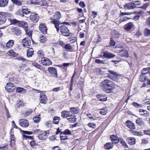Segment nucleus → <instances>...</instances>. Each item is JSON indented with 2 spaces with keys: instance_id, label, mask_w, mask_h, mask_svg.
Here are the masks:
<instances>
[{
  "instance_id": "nucleus-1",
  "label": "nucleus",
  "mask_w": 150,
  "mask_h": 150,
  "mask_svg": "<svg viewBox=\"0 0 150 150\" xmlns=\"http://www.w3.org/2000/svg\"><path fill=\"white\" fill-rule=\"evenodd\" d=\"M101 86L103 90L108 93L112 92L115 88L113 83L107 79L102 81Z\"/></svg>"
},
{
  "instance_id": "nucleus-2",
  "label": "nucleus",
  "mask_w": 150,
  "mask_h": 150,
  "mask_svg": "<svg viewBox=\"0 0 150 150\" xmlns=\"http://www.w3.org/2000/svg\"><path fill=\"white\" fill-rule=\"evenodd\" d=\"M16 86L14 84L11 82H8L6 83L5 87V90L8 92L11 93L15 89Z\"/></svg>"
},
{
  "instance_id": "nucleus-3",
  "label": "nucleus",
  "mask_w": 150,
  "mask_h": 150,
  "mask_svg": "<svg viewBox=\"0 0 150 150\" xmlns=\"http://www.w3.org/2000/svg\"><path fill=\"white\" fill-rule=\"evenodd\" d=\"M60 30L62 34L64 36H68L70 34L68 28L64 25L60 26Z\"/></svg>"
},
{
  "instance_id": "nucleus-4",
  "label": "nucleus",
  "mask_w": 150,
  "mask_h": 150,
  "mask_svg": "<svg viewBox=\"0 0 150 150\" xmlns=\"http://www.w3.org/2000/svg\"><path fill=\"white\" fill-rule=\"evenodd\" d=\"M47 70L49 73L51 74L53 77L57 78L58 76L57 70L54 67H49L47 69Z\"/></svg>"
},
{
  "instance_id": "nucleus-5",
  "label": "nucleus",
  "mask_w": 150,
  "mask_h": 150,
  "mask_svg": "<svg viewBox=\"0 0 150 150\" xmlns=\"http://www.w3.org/2000/svg\"><path fill=\"white\" fill-rule=\"evenodd\" d=\"M41 63L43 65L45 66H49L52 64L51 61L47 57H42Z\"/></svg>"
},
{
  "instance_id": "nucleus-6",
  "label": "nucleus",
  "mask_w": 150,
  "mask_h": 150,
  "mask_svg": "<svg viewBox=\"0 0 150 150\" xmlns=\"http://www.w3.org/2000/svg\"><path fill=\"white\" fill-rule=\"evenodd\" d=\"M30 18L32 22L36 23L39 20L38 15L35 13H32L30 16Z\"/></svg>"
},
{
  "instance_id": "nucleus-7",
  "label": "nucleus",
  "mask_w": 150,
  "mask_h": 150,
  "mask_svg": "<svg viewBox=\"0 0 150 150\" xmlns=\"http://www.w3.org/2000/svg\"><path fill=\"white\" fill-rule=\"evenodd\" d=\"M124 7L125 9H133L136 7V5L132 2L129 3L125 5Z\"/></svg>"
},
{
  "instance_id": "nucleus-8",
  "label": "nucleus",
  "mask_w": 150,
  "mask_h": 150,
  "mask_svg": "<svg viewBox=\"0 0 150 150\" xmlns=\"http://www.w3.org/2000/svg\"><path fill=\"white\" fill-rule=\"evenodd\" d=\"M22 42L23 46L25 47L28 48L30 45V40L28 37H26L22 41Z\"/></svg>"
},
{
  "instance_id": "nucleus-9",
  "label": "nucleus",
  "mask_w": 150,
  "mask_h": 150,
  "mask_svg": "<svg viewBox=\"0 0 150 150\" xmlns=\"http://www.w3.org/2000/svg\"><path fill=\"white\" fill-rule=\"evenodd\" d=\"M40 30L43 34H45L47 33V28L46 25L44 23H41L39 26Z\"/></svg>"
},
{
  "instance_id": "nucleus-10",
  "label": "nucleus",
  "mask_w": 150,
  "mask_h": 150,
  "mask_svg": "<svg viewBox=\"0 0 150 150\" xmlns=\"http://www.w3.org/2000/svg\"><path fill=\"white\" fill-rule=\"evenodd\" d=\"M11 30V32L16 35H18L21 34V31L18 27H12Z\"/></svg>"
},
{
  "instance_id": "nucleus-11",
  "label": "nucleus",
  "mask_w": 150,
  "mask_h": 150,
  "mask_svg": "<svg viewBox=\"0 0 150 150\" xmlns=\"http://www.w3.org/2000/svg\"><path fill=\"white\" fill-rule=\"evenodd\" d=\"M47 98L46 96L43 93H40V103H44L47 101Z\"/></svg>"
},
{
  "instance_id": "nucleus-12",
  "label": "nucleus",
  "mask_w": 150,
  "mask_h": 150,
  "mask_svg": "<svg viewBox=\"0 0 150 150\" xmlns=\"http://www.w3.org/2000/svg\"><path fill=\"white\" fill-rule=\"evenodd\" d=\"M126 126L130 129H134L135 128V126L134 124L131 121L128 120L125 122Z\"/></svg>"
},
{
  "instance_id": "nucleus-13",
  "label": "nucleus",
  "mask_w": 150,
  "mask_h": 150,
  "mask_svg": "<svg viewBox=\"0 0 150 150\" xmlns=\"http://www.w3.org/2000/svg\"><path fill=\"white\" fill-rule=\"evenodd\" d=\"M20 125L22 127H26L29 125V122L26 119L20 120L19 122Z\"/></svg>"
},
{
  "instance_id": "nucleus-14",
  "label": "nucleus",
  "mask_w": 150,
  "mask_h": 150,
  "mask_svg": "<svg viewBox=\"0 0 150 150\" xmlns=\"http://www.w3.org/2000/svg\"><path fill=\"white\" fill-rule=\"evenodd\" d=\"M103 56L105 57L108 58H113L115 56V55L107 51H105L103 52Z\"/></svg>"
},
{
  "instance_id": "nucleus-15",
  "label": "nucleus",
  "mask_w": 150,
  "mask_h": 150,
  "mask_svg": "<svg viewBox=\"0 0 150 150\" xmlns=\"http://www.w3.org/2000/svg\"><path fill=\"white\" fill-rule=\"evenodd\" d=\"M62 17V15L60 12L59 11H57L55 13L54 15V18L52 19V20H56L58 21H59L60 19Z\"/></svg>"
},
{
  "instance_id": "nucleus-16",
  "label": "nucleus",
  "mask_w": 150,
  "mask_h": 150,
  "mask_svg": "<svg viewBox=\"0 0 150 150\" xmlns=\"http://www.w3.org/2000/svg\"><path fill=\"white\" fill-rule=\"evenodd\" d=\"M52 22L54 24L55 27L56 28L57 31L59 32V30L60 29L59 25L61 24V23H60L59 21L56 20H53L52 21Z\"/></svg>"
},
{
  "instance_id": "nucleus-17",
  "label": "nucleus",
  "mask_w": 150,
  "mask_h": 150,
  "mask_svg": "<svg viewBox=\"0 0 150 150\" xmlns=\"http://www.w3.org/2000/svg\"><path fill=\"white\" fill-rule=\"evenodd\" d=\"M18 25L19 26L22 27L25 30H26L28 28V24L26 22L19 21Z\"/></svg>"
},
{
  "instance_id": "nucleus-18",
  "label": "nucleus",
  "mask_w": 150,
  "mask_h": 150,
  "mask_svg": "<svg viewBox=\"0 0 150 150\" xmlns=\"http://www.w3.org/2000/svg\"><path fill=\"white\" fill-rule=\"evenodd\" d=\"M149 73H150V68L147 67L144 68L141 71V74L146 75H149Z\"/></svg>"
},
{
  "instance_id": "nucleus-19",
  "label": "nucleus",
  "mask_w": 150,
  "mask_h": 150,
  "mask_svg": "<svg viewBox=\"0 0 150 150\" xmlns=\"http://www.w3.org/2000/svg\"><path fill=\"white\" fill-rule=\"evenodd\" d=\"M110 139H111L112 141V143L113 144L114 143L115 144L118 143L119 141L118 138L116 137L115 135H112L110 137Z\"/></svg>"
},
{
  "instance_id": "nucleus-20",
  "label": "nucleus",
  "mask_w": 150,
  "mask_h": 150,
  "mask_svg": "<svg viewBox=\"0 0 150 150\" xmlns=\"http://www.w3.org/2000/svg\"><path fill=\"white\" fill-rule=\"evenodd\" d=\"M16 91L18 93L24 94L26 93V90L24 88L21 87H17L16 88Z\"/></svg>"
},
{
  "instance_id": "nucleus-21",
  "label": "nucleus",
  "mask_w": 150,
  "mask_h": 150,
  "mask_svg": "<svg viewBox=\"0 0 150 150\" xmlns=\"http://www.w3.org/2000/svg\"><path fill=\"white\" fill-rule=\"evenodd\" d=\"M46 132H43L39 134L38 138L40 140H44L47 138Z\"/></svg>"
},
{
  "instance_id": "nucleus-22",
  "label": "nucleus",
  "mask_w": 150,
  "mask_h": 150,
  "mask_svg": "<svg viewBox=\"0 0 150 150\" xmlns=\"http://www.w3.org/2000/svg\"><path fill=\"white\" fill-rule=\"evenodd\" d=\"M8 1V0H0V7H4L6 6Z\"/></svg>"
},
{
  "instance_id": "nucleus-23",
  "label": "nucleus",
  "mask_w": 150,
  "mask_h": 150,
  "mask_svg": "<svg viewBox=\"0 0 150 150\" xmlns=\"http://www.w3.org/2000/svg\"><path fill=\"white\" fill-rule=\"evenodd\" d=\"M14 41L13 40H9L6 44V47L8 49L11 48L14 45Z\"/></svg>"
},
{
  "instance_id": "nucleus-24",
  "label": "nucleus",
  "mask_w": 150,
  "mask_h": 150,
  "mask_svg": "<svg viewBox=\"0 0 150 150\" xmlns=\"http://www.w3.org/2000/svg\"><path fill=\"white\" fill-rule=\"evenodd\" d=\"M70 111L64 110L63 111L62 113V116L64 117H68L71 116V115H70Z\"/></svg>"
},
{
  "instance_id": "nucleus-25",
  "label": "nucleus",
  "mask_w": 150,
  "mask_h": 150,
  "mask_svg": "<svg viewBox=\"0 0 150 150\" xmlns=\"http://www.w3.org/2000/svg\"><path fill=\"white\" fill-rule=\"evenodd\" d=\"M127 141L129 144L130 145H132L135 143V139L134 137H130L127 138Z\"/></svg>"
},
{
  "instance_id": "nucleus-26",
  "label": "nucleus",
  "mask_w": 150,
  "mask_h": 150,
  "mask_svg": "<svg viewBox=\"0 0 150 150\" xmlns=\"http://www.w3.org/2000/svg\"><path fill=\"white\" fill-rule=\"evenodd\" d=\"M129 131L131 134L135 136H141L142 135V133L140 132H137L133 130H130Z\"/></svg>"
},
{
  "instance_id": "nucleus-27",
  "label": "nucleus",
  "mask_w": 150,
  "mask_h": 150,
  "mask_svg": "<svg viewBox=\"0 0 150 150\" xmlns=\"http://www.w3.org/2000/svg\"><path fill=\"white\" fill-rule=\"evenodd\" d=\"M22 11L23 13L25 14H28L30 13L29 9H28L26 7L23 6L22 7Z\"/></svg>"
},
{
  "instance_id": "nucleus-28",
  "label": "nucleus",
  "mask_w": 150,
  "mask_h": 150,
  "mask_svg": "<svg viewBox=\"0 0 150 150\" xmlns=\"http://www.w3.org/2000/svg\"><path fill=\"white\" fill-rule=\"evenodd\" d=\"M144 34L146 37L150 36V30L147 28H145L144 30Z\"/></svg>"
},
{
  "instance_id": "nucleus-29",
  "label": "nucleus",
  "mask_w": 150,
  "mask_h": 150,
  "mask_svg": "<svg viewBox=\"0 0 150 150\" xmlns=\"http://www.w3.org/2000/svg\"><path fill=\"white\" fill-rule=\"evenodd\" d=\"M146 76V75L141 74L139 78V81L142 82L145 81L147 79V77Z\"/></svg>"
},
{
  "instance_id": "nucleus-30",
  "label": "nucleus",
  "mask_w": 150,
  "mask_h": 150,
  "mask_svg": "<svg viewBox=\"0 0 150 150\" xmlns=\"http://www.w3.org/2000/svg\"><path fill=\"white\" fill-rule=\"evenodd\" d=\"M113 146V144L110 142L106 143L105 145V147L106 149H110L112 148Z\"/></svg>"
},
{
  "instance_id": "nucleus-31",
  "label": "nucleus",
  "mask_w": 150,
  "mask_h": 150,
  "mask_svg": "<svg viewBox=\"0 0 150 150\" xmlns=\"http://www.w3.org/2000/svg\"><path fill=\"white\" fill-rule=\"evenodd\" d=\"M140 114L144 117H146L148 115L147 111L144 110L140 109L139 110Z\"/></svg>"
},
{
  "instance_id": "nucleus-32",
  "label": "nucleus",
  "mask_w": 150,
  "mask_h": 150,
  "mask_svg": "<svg viewBox=\"0 0 150 150\" xmlns=\"http://www.w3.org/2000/svg\"><path fill=\"white\" fill-rule=\"evenodd\" d=\"M97 98L99 99V100L100 101H104L107 100L106 96H104L101 95H97Z\"/></svg>"
},
{
  "instance_id": "nucleus-33",
  "label": "nucleus",
  "mask_w": 150,
  "mask_h": 150,
  "mask_svg": "<svg viewBox=\"0 0 150 150\" xmlns=\"http://www.w3.org/2000/svg\"><path fill=\"white\" fill-rule=\"evenodd\" d=\"M70 112L74 114H77L79 112V109L77 108L72 107L70 108Z\"/></svg>"
},
{
  "instance_id": "nucleus-34",
  "label": "nucleus",
  "mask_w": 150,
  "mask_h": 150,
  "mask_svg": "<svg viewBox=\"0 0 150 150\" xmlns=\"http://www.w3.org/2000/svg\"><path fill=\"white\" fill-rule=\"evenodd\" d=\"M132 23H129L125 25V29L127 31L129 30L132 28Z\"/></svg>"
},
{
  "instance_id": "nucleus-35",
  "label": "nucleus",
  "mask_w": 150,
  "mask_h": 150,
  "mask_svg": "<svg viewBox=\"0 0 150 150\" xmlns=\"http://www.w3.org/2000/svg\"><path fill=\"white\" fill-rule=\"evenodd\" d=\"M60 132L61 134L69 135L71 134V132L68 129H66L64 132Z\"/></svg>"
},
{
  "instance_id": "nucleus-36",
  "label": "nucleus",
  "mask_w": 150,
  "mask_h": 150,
  "mask_svg": "<svg viewBox=\"0 0 150 150\" xmlns=\"http://www.w3.org/2000/svg\"><path fill=\"white\" fill-rule=\"evenodd\" d=\"M67 120L69 122L71 123H74L76 121V119L75 116L73 117H70L68 118Z\"/></svg>"
},
{
  "instance_id": "nucleus-37",
  "label": "nucleus",
  "mask_w": 150,
  "mask_h": 150,
  "mask_svg": "<svg viewBox=\"0 0 150 150\" xmlns=\"http://www.w3.org/2000/svg\"><path fill=\"white\" fill-rule=\"evenodd\" d=\"M33 51L32 49H30L27 50V56L28 57H31L33 54Z\"/></svg>"
},
{
  "instance_id": "nucleus-38",
  "label": "nucleus",
  "mask_w": 150,
  "mask_h": 150,
  "mask_svg": "<svg viewBox=\"0 0 150 150\" xmlns=\"http://www.w3.org/2000/svg\"><path fill=\"white\" fill-rule=\"evenodd\" d=\"M60 120V117H54L53 122L54 123L57 124L59 123Z\"/></svg>"
},
{
  "instance_id": "nucleus-39",
  "label": "nucleus",
  "mask_w": 150,
  "mask_h": 150,
  "mask_svg": "<svg viewBox=\"0 0 150 150\" xmlns=\"http://www.w3.org/2000/svg\"><path fill=\"white\" fill-rule=\"evenodd\" d=\"M13 3L17 6H21L22 5V2L18 0H11Z\"/></svg>"
},
{
  "instance_id": "nucleus-40",
  "label": "nucleus",
  "mask_w": 150,
  "mask_h": 150,
  "mask_svg": "<svg viewBox=\"0 0 150 150\" xmlns=\"http://www.w3.org/2000/svg\"><path fill=\"white\" fill-rule=\"evenodd\" d=\"M88 117L91 119H93V120H97L98 117H97L95 115L91 116V115L90 113H88L87 114Z\"/></svg>"
},
{
  "instance_id": "nucleus-41",
  "label": "nucleus",
  "mask_w": 150,
  "mask_h": 150,
  "mask_svg": "<svg viewBox=\"0 0 150 150\" xmlns=\"http://www.w3.org/2000/svg\"><path fill=\"white\" fill-rule=\"evenodd\" d=\"M6 20L4 16H0V25L6 22Z\"/></svg>"
},
{
  "instance_id": "nucleus-42",
  "label": "nucleus",
  "mask_w": 150,
  "mask_h": 150,
  "mask_svg": "<svg viewBox=\"0 0 150 150\" xmlns=\"http://www.w3.org/2000/svg\"><path fill=\"white\" fill-rule=\"evenodd\" d=\"M129 57V54L127 50L122 49V57Z\"/></svg>"
},
{
  "instance_id": "nucleus-43",
  "label": "nucleus",
  "mask_w": 150,
  "mask_h": 150,
  "mask_svg": "<svg viewBox=\"0 0 150 150\" xmlns=\"http://www.w3.org/2000/svg\"><path fill=\"white\" fill-rule=\"evenodd\" d=\"M10 22L12 24H18V23L19 22V21L16 19H13L11 20Z\"/></svg>"
},
{
  "instance_id": "nucleus-44",
  "label": "nucleus",
  "mask_w": 150,
  "mask_h": 150,
  "mask_svg": "<svg viewBox=\"0 0 150 150\" xmlns=\"http://www.w3.org/2000/svg\"><path fill=\"white\" fill-rule=\"evenodd\" d=\"M75 75V73H74L73 75L71 80V83L70 85V89L71 91L73 90V86L74 84V82L73 81V78H74V76Z\"/></svg>"
},
{
  "instance_id": "nucleus-45",
  "label": "nucleus",
  "mask_w": 150,
  "mask_h": 150,
  "mask_svg": "<svg viewBox=\"0 0 150 150\" xmlns=\"http://www.w3.org/2000/svg\"><path fill=\"white\" fill-rule=\"evenodd\" d=\"M26 34L28 35L30 38H32V31L31 30H28L26 29L25 30Z\"/></svg>"
},
{
  "instance_id": "nucleus-46",
  "label": "nucleus",
  "mask_w": 150,
  "mask_h": 150,
  "mask_svg": "<svg viewBox=\"0 0 150 150\" xmlns=\"http://www.w3.org/2000/svg\"><path fill=\"white\" fill-rule=\"evenodd\" d=\"M40 118L39 117V116H36L34 118H33V121L35 123H38L39 122L40 120Z\"/></svg>"
},
{
  "instance_id": "nucleus-47",
  "label": "nucleus",
  "mask_w": 150,
  "mask_h": 150,
  "mask_svg": "<svg viewBox=\"0 0 150 150\" xmlns=\"http://www.w3.org/2000/svg\"><path fill=\"white\" fill-rule=\"evenodd\" d=\"M33 65L39 69L41 70L42 69V66L37 63H33Z\"/></svg>"
},
{
  "instance_id": "nucleus-48",
  "label": "nucleus",
  "mask_w": 150,
  "mask_h": 150,
  "mask_svg": "<svg viewBox=\"0 0 150 150\" xmlns=\"http://www.w3.org/2000/svg\"><path fill=\"white\" fill-rule=\"evenodd\" d=\"M88 126L90 127L95 128L96 127V124L90 122L88 124Z\"/></svg>"
},
{
  "instance_id": "nucleus-49",
  "label": "nucleus",
  "mask_w": 150,
  "mask_h": 150,
  "mask_svg": "<svg viewBox=\"0 0 150 150\" xmlns=\"http://www.w3.org/2000/svg\"><path fill=\"white\" fill-rule=\"evenodd\" d=\"M47 40L46 39L43 35L41 36L40 38V41L41 43H43Z\"/></svg>"
},
{
  "instance_id": "nucleus-50",
  "label": "nucleus",
  "mask_w": 150,
  "mask_h": 150,
  "mask_svg": "<svg viewBox=\"0 0 150 150\" xmlns=\"http://www.w3.org/2000/svg\"><path fill=\"white\" fill-rule=\"evenodd\" d=\"M64 47L66 50H71L72 48L71 46L69 44L65 45Z\"/></svg>"
},
{
  "instance_id": "nucleus-51",
  "label": "nucleus",
  "mask_w": 150,
  "mask_h": 150,
  "mask_svg": "<svg viewBox=\"0 0 150 150\" xmlns=\"http://www.w3.org/2000/svg\"><path fill=\"white\" fill-rule=\"evenodd\" d=\"M40 4L41 5L45 6H47V1L44 0H41Z\"/></svg>"
},
{
  "instance_id": "nucleus-52",
  "label": "nucleus",
  "mask_w": 150,
  "mask_h": 150,
  "mask_svg": "<svg viewBox=\"0 0 150 150\" xmlns=\"http://www.w3.org/2000/svg\"><path fill=\"white\" fill-rule=\"evenodd\" d=\"M121 35H119V34L117 33H115L113 34V35H112V38L114 39L115 38L117 39Z\"/></svg>"
},
{
  "instance_id": "nucleus-53",
  "label": "nucleus",
  "mask_w": 150,
  "mask_h": 150,
  "mask_svg": "<svg viewBox=\"0 0 150 150\" xmlns=\"http://www.w3.org/2000/svg\"><path fill=\"white\" fill-rule=\"evenodd\" d=\"M145 24L150 27V16L149 17L145 22Z\"/></svg>"
},
{
  "instance_id": "nucleus-54",
  "label": "nucleus",
  "mask_w": 150,
  "mask_h": 150,
  "mask_svg": "<svg viewBox=\"0 0 150 150\" xmlns=\"http://www.w3.org/2000/svg\"><path fill=\"white\" fill-rule=\"evenodd\" d=\"M37 54L38 56L40 57H44V54L43 52L41 50H39L37 52Z\"/></svg>"
},
{
  "instance_id": "nucleus-55",
  "label": "nucleus",
  "mask_w": 150,
  "mask_h": 150,
  "mask_svg": "<svg viewBox=\"0 0 150 150\" xmlns=\"http://www.w3.org/2000/svg\"><path fill=\"white\" fill-rule=\"evenodd\" d=\"M15 53L13 50H10L7 53L8 55L10 56L14 55Z\"/></svg>"
},
{
  "instance_id": "nucleus-56",
  "label": "nucleus",
  "mask_w": 150,
  "mask_h": 150,
  "mask_svg": "<svg viewBox=\"0 0 150 150\" xmlns=\"http://www.w3.org/2000/svg\"><path fill=\"white\" fill-rule=\"evenodd\" d=\"M110 44L112 46H114L115 45V42L112 38L110 39Z\"/></svg>"
},
{
  "instance_id": "nucleus-57",
  "label": "nucleus",
  "mask_w": 150,
  "mask_h": 150,
  "mask_svg": "<svg viewBox=\"0 0 150 150\" xmlns=\"http://www.w3.org/2000/svg\"><path fill=\"white\" fill-rule=\"evenodd\" d=\"M136 122L137 124L139 125H142L143 123L142 121V120L140 119H138L136 121Z\"/></svg>"
},
{
  "instance_id": "nucleus-58",
  "label": "nucleus",
  "mask_w": 150,
  "mask_h": 150,
  "mask_svg": "<svg viewBox=\"0 0 150 150\" xmlns=\"http://www.w3.org/2000/svg\"><path fill=\"white\" fill-rule=\"evenodd\" d=\"M95 62L98 64H104V62L102 60L99 59H96L95 60Z\"/></svg>"
},
{
  "instance_id": "nucleus-59",
  "label": "nucleus",
  "mask_w": 150,
  "mask_h": 150,
  "mask_svg": "<svg viewBox=\"0 0 150 150\" xmlns=\"http://www.w3.org/2000/svg\"><path fill=\"white\" fill-rule=\"evenodd\" d=\"M107 111L104 109H101L100 111V113L102 115H104L106 113Z\"/></svg>"
},
{
  "instance_id": "nucleus-60",
  "label": "nucleus",
  "mask_w": 150,
  "mask_h": 150,
  "mask_svg": "<svg viewBox=\"0 0 150 150\" xmlns=\"http://www.w3.org/2000/svg\"><path fill=\"white\" fill-rule=\"evenodd\" d=\"M91 15L93 18H95L96 16L97 15V12H96L93 11L91 12Z\"/></svg>"
},
{
  "instance_id": "nucleus-61",
  "label": "nucleus",
  "mask_w": 150,
  "mask_h": 150,
  "mask_svg": "<svg viewBox=\"0 0 150 150\" xmlns=\"http://www.w3.org/2000/svg\"><path fill=\"white\" fill-rule=\"evenodd\" d=\"M133 106L137 108H140L142 107V105L139 104H132Z\"/></svg>"
},
{
  "instance_id": "nucleus-62",
  "label": "nucleus",
  "mask_w": 150,
  "mask_h": 150,
  "mask_svg": "<svg viewBox=\"0 0 150 150\" xmlns=\"http://www.w3.org/2000/svg\"><path fill=\"white\" fill-rule=\"evenodd\" d=\"M108 71L110 72L111 74H112L113 75L115 76H118V74L116 72H115L114 71H113L111 70H109Z\"/></svg>"
},
{
  "instance_id": "nucleus-63",
  "label": "nucleus",
  "mask_w": 150,
  "mask_h": 150,
  "mask_svg": "<svg viewBox=\"0 0 150 150\" xmlns=\"http://www.w3.org/2000/svg\"><path fill=\"white\" fill-rule=\"evenodd\" d=\"M32 112L31 110L30 109L28 110L25 113V115L26 116H28L30 115Z\"/></svg>"
},
{
  "instance_id": "nucleus-64",
  "label": "nucleus",
  "mask_w": 150,
  "mask_h": 150,
  "mask_svg": "<svg viewBox=\"0 0 150 150\" xmlns=\"http://www.w3.org/2000/svg\"><path fill=\"white\" fill-rule=\"evenodd\" d=\"M148 143V141L146 139H144L142 140V143L143 144H146Z\"/></svg>"
}]
</instances>
